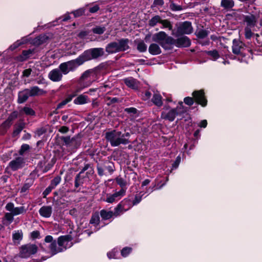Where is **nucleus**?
<instances>
[{
    "label": "nucleus",
    "mask_w": 262,
    "mask_h": 262,
    "mask_svg": "<svg viewBox=\"0 0 262 262\" xmlns=\"http://www.w3.org/2000/svg\"><path fill=\"white\" fill-rule=\"evenodd\" d=\"M107 100L109 101L107 103V105H111L112 104L118 103L120 102L119 98L117 97H107Z\"/></svg>",
    "instance_id": "59"
},
{
    "label": "nucleus",
    "mask_w": 262,
    "mask_h": 262,
    "mask_svg": "<svg viewBox=\"0 0 262 262\" xmlns=\"http://www.w3.org/2000/svg\"><path fill=\"white\" fill-rule=\"evenodd\" d=\"M193 28L192 23L190 21H184L179 23L177 30L174 32L172 31V35L175 37H179L185 34H190L193 32Z\"/></svg>",
    "instance_id": "8"
},
{
    "label": "nucleus",
    "mask_w": 262,
    "mask_h": 262,
    "mask_svg": "<svg viewBox=\"0 0 262 262\" xmlns=\"http://www.w3.org/2000/svg\"><path fill=\"white\" fill-rule=\"evenodd\" d=\"M125 195L124 190H120L118 191H116L113 194L106 193V198L102 199V200L108 203L112 204L118 201Z\"/></svg>",
    "instance_id": "14"
},
{
    "label": "nucleus",
    "mask_w": 262,
    "mask_h": 262,
    "mask_svg": "<svg viewBox=\"0 0 262 262\" xmlns=\"http://www.w3.org/2000/svg\"><path fill=\"white\" fill-rule=\"evenodd\" d=\"M54 188H52L50 185L49 186L43 191L42 198H46L47 196L52 191Z\"/></svg>",
    "instance_id": "63"
},
{
    "label": "nucleus",
    "mask_w": 262,
    "mask_h": 262,
    "mask_svg": "<svg viewBox=\"0 0 262 262\" xmlns=\"http://www.w3.org/2000/svg\"><path fill=\"white\" fill-rule=\"evenodd\" d=\"M179 106H177L175 108H177L178 112H183V115L186 113L188 108L187 107H185L183 105V102L182 101H179L178 103Z\"/></svg>",
    "instance_id": "53"
},
{
    "label": "nucleus",
    "mask_w": 262,
    "mask_h": 262,
    "mask_svg": "<svg viewBox=\"0 0 262 262\" xmlns=\"http://www.w3.org/2000/svg\"><path fill=\"white\" fill-rule=\"evenodd\" d=\"M147 45L143 40L140 41L137 45V50L141 53H143L147 50Z\"/></svg>",
    "instance_id": "42"
},
{
    "label": "nucleus",
    "mask_w": 262,
    "mask_h": 262,
    "mask_svg": "<svg viewBox=\"0 0 262 262\" xmlns=\"http://www.w3.org/2000/svg\"><path fill=\"white\" fill-rule=\"evenodd\" d=\"M132 250H133V249L131 247H124L121 250V255L123 257H126L132 252Z\"/></svg>",
    "instance_id": "52"
},
{
    "label": "nucleus",
    "mask_w": 262,
    "mask_h": 262,
    "mask_svg": "<svg viewBox=\"0 0 262 262\" xmlns=\"http://www.w3.org/2000/svg\"><path fill=\"white\" fill-rule=\"evenodd\" d=\"M247 15H244L237 12H233L231 15L235 18L236 19L243 20L244 23L247 25L246 27H254L260 18V10L254 7V10L248 12Z\"/></svg>",
    "instance_id": "4"
},
{
    "label": "nucleus",
    "mask_w": 262,
    "mask_h": 262,
    "mask_svg": "<svg viewBox=\"0 0 262 262\" xmlns=\"http://www.w3.org/2000/svg\"><path fill=\"white\" fill-rule=\"evenodd\" d=\"M63 194H60V196L57 197L56 200L55 198L53 199V203L54 205V207L57 210L60 209L62 208L61 206L64 205V200L62 199V197L63 196Z\"/></svg>",
    "instance_id": "29"
},
{
    "label": "nucleus",
    "mask_w": 262,
    "mask_h": 262,
    "mask_svg": "<svg viewBox=\"0 0 262 262\" xmlns=\"http://www.w3.org/2000/svg\"><path fill=\"white\" fill-rule=\"evenodd\" d=\"M76 139L75 138H71L70 136H61L59 137L58 142H62V145H65L67 146H71V143H73ZM58 143V141H56Z\"/></svg>",
    "instance_id": "25"
},
{
    "label": "nucleus",
    "mask_w": 262,
    "mask_h": 262,
    "mask_svg": "<svg viewBox=\"0 0 262 262\" xmlns=\"http://www.w3.org/2000/svg\"><path fill=\"white\" fill-rule=\"evenodd\" d=\"M129 40L128 38H122L118 40V44L120 52H124L130 48L128 43Z\"/></svg>",
    "instance_id": "22"
},
{
    "label": "nucleus",
    "mask_w": 262,
    "mask_h": 262,
    "mask_svg": "<svg viewBox=\"0 0 262 262\" xmlns=\"http://www.w3.org/2000/svg\"><path fill=\"white\" fill-rule=\"evenodd\" d=\"M25 160L22 157H17L11 161L6 169L10 168L13 171L22 169L25 166Z\"/></svg>",
    "instance_id": "11"
},
{
    "label": "nucleus",
    "mask_w": 262,
    "mask_h": 262,
    "mask_svg": "<svg viewBox=\"0 0 262 262\" xmlns=\"http://www.w3.org/2000/svg\"><path fill=\"white\" fill-rule=\"evenodd\" d=\"M104 54V50L102 48H90L84 50L76 59L60 63L59 67L64 75H67L70 71H75L79 66L86 62L99 60Z\"/></svg>",
    "instance_id": "1"
},
{
    "label": "nucleus",
    "mask_w": 262,
    "mask_h": 262,
    "mask_svg": "<svg viewBox=\"0 0 262 262\" xmlns=\"http://www.w3.org/2000/svg\"><path fill=\"white\" fill-rule=\"evenodd\" d=\"M149 53L152 55L160 54L162 52L159 46L156 43H151L148 48Z\"/></svg>",
    "instance_id": "26"
},
{
    "label": "nucleus",
    "mask_w": 262,
    "mask_h": 262,
    "mask_svg": "<svg viewBox=\"0 0 262 262\" xmlns=\"http://www.w3.org/2000/svg\"><path fill=\"white\" fill-rule=\"evenodd\" d=\"M38 212L42 217L49 218L51 216L52 208L51 206H43L39 209Z\"/></svg>",
    "instance_id": "21"
},
{
    "label": "nucleus",
    "mask_w": 262,
    "mask_h": 262,
    "mask_svg": "<svg viewBox=\"0 0 262 262\" xmlns=\"http://www.w3.org/2000/svg\"><path fill=\"white\" fill-rule=\"evenodd\" d=\"M105 63L102 62L95 68L84 71L81 75L80 78L82 80H85L90 77L91 75H93V76H97L100 74L102 70L105 69Z\"/></svg>",
    "instance_id": "9"
},
{
    "label": "nucleus",
    "mask_w": 262,
    "mask_h": 262,
    "mask_svg": "<svg viewBox=\"0 0 262 262\" xmlns=\"http://www.w3.org/2000/svg\"><path fill=\"white\" fill-rule=\"evenodd\" d=\"M26 124L24 122H21L18 123H16L14 125V129L12 132V137H16L19 136L21 132L25 127Z\"/></svg>",
    "instance_id": "23"
},
{
    "label": "nucleus",
    "mask_w": 262,
    "mask_h": 262,
    "mask_svg": "<svg viewBox=\"0 0 262 262\" xmlns=\"http://www.w3.org/2000/svg\"><path fill=\"white\" fill-rule=\"evenodd\" d=\"M86 178V176H85L84 174L79 172L75 178L74 187L77 188L80 186L82 185Z\"/></svg>",
    "instance_id": "24"
},
{
    "label": "nucleus",
    "mask_w": 262,
    "mask_h": 262,
    "mask_svg": "<svg viewBox=\"0 0 262 262\" xmlns=\"http://www.w3.org/2000/svg\"><path fill=\"white\" fill-rule=\"evenodd\" d=\"M255 44V43L253 44L252 52H251V53L255 55H262V44L258 47L254 48V45Z\"/></svg>",
    "instance_id": "48"
},
{
    "label": "nucleus",
    "mask_w": 262,
    "mask_h": 262,
    "mask_svg": "<svg viewBox=\"0 0 262 262\" xmlns=\"http://www.w3.org/2000/svg\"><path fill=\"white\" fill-rule=\"evenodd\" d=\"M184 102L187 105L191 106L194 102V97H186L184 99Z\"/></svg>",
    "instance_id": "58"
},
{
    "label": "nucleus",
    "mask_w": 262,
    "mask_h": 262,
    "mask_svg": "<svg viewBox=\"0 0 262 262\" xmlns=\"http://www.w3.org/2000/svg\"><path fill=\"white\" fill-rule=\"evenodd\" d=\"M130 134L126 132H123L116 129H114L111 132H107L105 133V139L109 142L113 147L118 146L120 144L127 145L130 143L129 138Z\"/></svg>",
    "instance_id": "3"
},
{
    "label": "nucleus",
    "mask_w": 262,
    "mask_h": 262,
    "mask_svg": "<svg viewBox=\"0 0 262 262\" xmlns=\"http://www.w3.org/2000/svg\"><path fill=\"white\" fill-rule=\"evenodd\" d=\"M124 84L129 88L133 90H137L138 89L139 82V81L133 78L129 77L123 79Z\"/></svg>",
    "instance_id": "17"
},
{
    "label": "nucleus",
    "mask_w": 262,
    "mask_h": 262,
    "mask_svg": "<svg viewBox=\"0 0 262 262\" xmlns=\"http://www.w3.org/2000/svg\"><path fill=\"white\" fill-rule=\"evenodd\" d=\"M151 102L158 107H161L163 104L162 97L159 94H154L153 95Z\"/></svg>",
    "instance_id": "28"
},
{
    "label": "nucleus",
    "mask_w": 262,
    "mask_h": 262,
    "mask_svg": "<svg viewBox=\"0 0 262 262\" xmlns=\"http://www.w3.org/2000/svg\"><path fill=\"white\" fill-rule=\"evenodd\" d=\"M61 180V177L57 176L51 181L50 185L54 189L60 183Z\"/></svg>",
    "instance_id": "47"
},
{
    "label": "nucleus",
    "mask_w": 262,
    "mask_h": 262,
    "mask_svg": "<svg viewBox=\"0 0 262 262\" xmlns=\"http://www.w3.org/2000/svg\"><path fill=\"white\" fill-rule=\"evenodd\" d=\"M183 113V112H178L177 108H173L170 109L167 113L162 112L161 113V118L165 120L172 122L174 120L176 116L182 115Z\"/></svg>",
    "instance_id": "12"
},
{
    "label": "nucleus",
    "mask_w": 262,
    "mask_h": 262,
    "mask_svg": "<svg viewBox=\"0 0 262 262\" xmlns=\"http://www.w3.org/2000/svg\"><path fill=\"white\" fill-rule=\"evenodd\" d=\"M88 97L86 95H80L78 96L76 99L74 100V103L75 104L81 105L86 103L87 99Z\"/></svg>",
    "instance_id": "36"
},
{
    "label": "nucleus",
    "mask_w": 262,
    "mask_h": 262,
    "mask_svg": "<svg viewBox=\"0 0 262 262\" xmlns=\"http://www.w3.org/2000/svg\"><path fill=\"white\" fill-rule=\"evenodd\" d=\"M14 214L12 212H7L5 214L4 219L9 222V224L11 223L14 220Z\"/></svg>",
    "instance_id": "57"
},
{
    "label": "nucleus",
    "mask_w": 262,
    "mask_h": 262,
    "mask_svg": "<svg viewBox=\"0 0 262 262\" xmlns=\"http://www.w3.org/2000/svg\"><path fill=\"white\" fill-rule=\"evenodd\" d=\"M46 132L47 129L43 127L37 128L35 132V135L34 137H40L42 136L43 134H45Z\"/></svg>",
    "instance_id": "56"
},
{
    "label": "nucleus",
    "mask_w": 262,
    "mask_h": 262,
    "mask_svg": "<svg viewBox=\"0 0 262 262\" xmlns=\"http://www.w3.org/2000/svg\"><path fill=\"white\" fill-rule=\"evenodd\" d=\"M209 33L210 32L208 30L200 29L196 30L194 35L199 39H204L208 36Z\"/></svg>",
    "instance_id": "32"
},
{
    "label": "nucleus",
    "mask_w": 262,
    "mask_h": 262,
    "mask_svg": "<svg viewBox=\"0 0 262 262\" xmlns=\"http://www.w3.org/2000/svg\"><path fill=\"white\" fill-rule=\"evenodd\" d=\"M123 210H124V208L123 207L122 205L119 203L117 206L114 208V212H113L114 216H117L120 215V213H121Z\"/></svg>",
    "instance_id": "50"
},
{
    "label": "nucleus",
    "mask_w": 262,
    "mask_h": 262,
    "mask_svg": "<svg viewBox=\"0 0 262 262\" xmlns=\"http://www.w3.org/2000/svg\"><path fill=\"white\" fill-rule=\"evenodd\" d=\"M120 203L122 205L123 207L124 208V211H127L132 206H133V202L129 198H125L121 201Z\"/></svg>",
    "instance_id": "35"
},
{
    "label": "nucleus",
    "mask_w": 262,
    "mask_h": 262,
    "mask_svg": "<svg viewBox=\"0 0 262 262\" xmlns=\"http://www.w3.org/2000/svg\"><path fill=\"white\" fill-rule=\"evenodd\" d=\"M38 247L33 244L23 245L19 248L18 256L21 258H27L37 252Z\"/></svg>",
    "instance_id": "7"
},
{
    "label": "nucleus",
    "mask_w": 262,
    "mask_h": 262,
    "mask_svg": "<svg viewBox=\"0 0 262 262\" xmlns=\"http://www.w3.org/2000/svg\"><path fill=\"white\" fill-rule=\"evenodd\" d=\"M50 38L46 34H40L35 37L32 41V44L35 46L38 47L42 44L47 43Z\"/></svg>",
    "instance_id": "18"
},
{
    "label": "nucleus",
    "mask_w": 262,
    "mask_h": 262,
    "mask_svg": "<svg viewBox=\"0 0 262 262\" xmlns=\"http://www.w3.org/2000/svg\"><path fill=\"white\" fill-rule=\"evenodd\" d=\"M100 9V7L98 5H95L92 7H90L89 9V13H95L97 12Z\"/></svg>",
    "instance_id": "64"
},
{
    "label": "nucleus",
    "mask_w": 262,
    "mask_h": 262,
    "mask_svg": "<svg viewBox=\"0 0 262 262\" xmlns=\"http://www.w3.org/2000/svg\"><path fill=\"white\" fill-rule=\"evenodd\" d=\"M19 116L25 115L27 116H35L36 115L35 111L30 106L26 105L19 110Z\"/></svg>",
    "instance_id": "20"
},
{
    "label": "nucleus",
    "mask_w": 262,
    "mask_h": 262,
    "mask_svg": "<svg viewBox=\"0 0 262 262\" xmlns=\"http://www.w3.org/2000/svg\"><path fill=\"white\" fill-rule=\"evenodd\" d=\"M253 43L247 42L246 44L239 40L234 39L232 41V52L235 55L245 56L246 51L251 53L252 52Z\"/></svg>",
    "instance_id": "6"
},
{
    "label": "nucleus",
    "mask_w": 262,
    "mask_h": 262,
    "mask_svg": "<svg viewBox=\"0 0 262 262\" xmlns=\"http://www.w3.org/2000/svg\"><path fill=\"white\" fill-rule=\"evenodd\" d=\"M46 92L37 86H33L30 89H25L18 92L17 103L23 104L25 103L29 97H35L43 95Z\"/></svg>",
    "instance_id": "5"
},
{
    "label": "nucleus",
    "mask_w": 262,
    "mask_h": 262,
    "mask_svg": "<svg viewBox=\"0 0 262 262\" xmlns=\"http://www.w3.org/2000/svg\"><path fill=\"white\" fill-rule=\"evenodd\" d=\"M77 95L76 92H74L73 94H70L68 97L61 102L59 103L57 105V109L62 108L67 103L71 101L72 99Z\"/></svg>",
    "instance_id": "30"
},
{
    "label": "nucleus",
    "mask_w": 262,
    "mask_h": 262,
    "mask_svg": "<svg viewBox=\"0 0 262 262\" xmlns=\"http://www.w3.org/2000/svg\"><path fill=\"white\" fill-rule=\"evenodd\" d=\"M169 8L173 11H181L183 9V8L181 6L177 5L174 3L173 1L170 2Z\"/></svg>",
    "instance_id": "54"
},
{
    "label": "nucleus",
    "mask_w": 262,
    "mask_h": 262,
    "mask_svg": "<svg viewBox=\"0 0 262 262\" xmlns=\"http://www.w3.org/2000/svg\"><path fill=\"white\" fill-rule=\"evenodd\" d=\"M62 74H64L59 68V69H55L50 72L48 77L52 81L58 82L62 79Z\"/></svg>",
    "instance_id": "16"
},
{
    "label": "nucleus",
    "mask_w": 262,
    "mask_h": 262,
    "mask_svg": "<svg viewBox=\"0 0 262 262\" xmlns=\"http://www.w3.org/2000/svg\"><path fill=\"white\" fill-rule=\"evenodd\" d=\"M251 28H249V27H246L245 29V38L247 39H250L251 37L253 35L254 36L255 35V34L253 33L251 30Z\"/></svg>",
    "instance_id": "55"
},
{
    "label": "nucleus",
    "mask_w": 262,
    "mask_h": 262,
    "mask_svg": "<svg viewBox=\"0 0 262 262\" xmlns=\"http://www.w3.org/2000/svg\"><path fill=\"white\" fill-rule=\"evenodd\" d=\"M100 215L103 220L105 221L111 219L114 216V213L112 211L102 209L100 211Z\"/></svg>",
    "instance_id": "33"
},
{
    "label": "nucleus",
    "mask_w": 262,
    "mask_h": 262,
    "mask_svg": "<svg viewBox=\"0 0 262 262\" xmlns=\"http://www.w3.org/2000/svg\"><path fill=\"white\" fill-rule=\"evenodd\" d=\"M30 148V146L27 144H23L18 151L19 155L23 156L25 152L29 150Z\"/></svg>",
    "instance_id": "51"
},
{
    "label": "nucleus",
    "mask_w": 262,
    "mask_h": 262,
    "mask_svg": "<svg viewBox=\"0 0 262 262\" xmlns=\"http://www.w3.org/2000/svg\"><path fill=\"white\" fill-rule=\"evenodd\" d=\"M106 30V28L105 27H101V26H96L95 27L92 28V31L94 34L101 35Z\"/></svg>",
    "instance_id": "44"
},
{
    "label": "nucleus",
    "mask_w": 262,
    "mask_h": 262,
    "mask_svg": "<svg viewBox=\"0 0 262 262\" xmlns=\"http://www.w3.org/2000/svg\"><path fill=\"white\" fill-rule=\"evenodd\" d=\"M36 173L35 171L31 172L28 178L26 179L25 183L20 189L21 193L26 192L33 184L36 179Z\"/></svg>",
    "instance_id": "15"
},
{
    "label": "nucleus",
    "mask_w": 262,
    "mask_h": 262,
    "mask_svg": "<svg viewBox=\"0 0 262 262\" xmlns=\"http://www.w3.org/2000/svg\"><path fill=\"white\" fill-rule=\"evenodd\" d=\"M90 223L93 224L94 226L97 227L100 223V216L98 212L93 213L90 221Z\"/></svg>",
    "instance_id": "34"
},
{
    "label": "nucleus",
    "mask_w": 262,
    "mask_h": 262,
    "mask_svg": "<svg viewBox=\"0 0 262 262\" xmlns=\"http://www.w3.org/2000/svg\"><path fill=\"white\" fill-rule=\"evenodd\" d=\"M234 6V2L233 0H221V7L226 11L232 10Z\"/></svg>",
    "instance_id": "27"
},
{
    "label": "nucleus",
    "mask_w": 262,
    "mask_h": 262,
    "mask_svg": "<svg viewBox=\"0 0 262 262\" xmlns=\"http://www.w3.org/2000/svg\"><path fill=\"white\" fill-rule=\"evenodd\" d=\"M105 51L109 54L120 52L118 42L108 43L105 47Z\"/></svg>",
    "instance_id": "19"
},
{
    "label": "nucleus",
    "mask_w": 262,
    "mask_h": 262,
    "mask_svg": "<svg viewBox=\"0 0 262 262\" xmlns=\"http://www.w3.org/2000/svg\"><path fill=\"white\" fill-rule=\"evenodd\" d=\"M205 53L212 57V59L216 60L220 57V54L216 50H213L212 51H205Z\"/></svg>",
    "instance_id": "40"
},
{
    "label": "nucleus",
    "mask_w": 262,
    "mask_h": 262,
    "mask_svg": "<svg viewBox=\"0 0 262 262\" xmlns=\"http://www.w3.org/2000/svg\"><path fill=\"white\" fill-rule=\"evenodd\" d=\"M192 96L194 97V102L202 107H205L207 105L208 100L205 96L204 90H195L192 93Z\"/></svg>",
    "instance_id": "10"
},
{
    "label": "nucleus",
    "mask_w": 262,
    "mask_h": 262,
    "mask_svg": "<svg viewBox=\"0 0 262 262\" xmlns=\"http://www.w3.org/2000/svg\"><path fill=\"white\" fill-rule=\"evenodd\" d=\"M26 212V209L24 206H22L15 207L12 213L14 214V216H16L20 214L25 213Z\"/></svg>",
    "instance_id": "45"
},
{
    "label": "nucleus",
    "mask_w": 262,
    "mask_h": 262,
    "mask_svg": "<svg viewBox=\"0 0 262 262\" xmlns=\"http://www.w3.org/2000/svg\"><path fill=\"white\" fill-rule=\"evenodd\" d=\"M57 248V241L54 240V242H52L49 245V249L52 256L57 254V251H56Z\"/></svg>",
    "instance_id": "49"
},
{
    "label": "nucleus",
    "mask_w": 262,
    "mask_h": 262,
    "mask_svg": "<svg viewBox=\"0 0 262 262\" xmlns=\"http://www.w3.org/2000/svg\"><path fill=\"white\" fill-rule=\"evenodd\" d=\"M160 24L163 26L161 28H168L169 30L172 31V32L174 31L172 30V25L168 19H161Z\"/></svg>",
    "instance_id": "43"
},
{
    "label": "nucleus",
    "mask_w": 262,
    "mask_h": 262,
    "mask_svg": "<svg viewBox=\"0 0 262 262\" xmlns=\"http://www.w3.org/2000/svg\"><path fill=\"white\" fill-rule=\"evenodd\" d=\"M23 238V232L21 230H15L12 234V240L14 242L20 241Z\"/></svg>",
    "instance_id": "37"
},
{
    "label": "nucleus",
    "mask_w": 262,
    "mask_h": 262,
    "mask_svg": "<svg viewBox=\"0 0 262 262\" xmlns=\"http://www.w3.org/2000/svg\"><path fill=\"white\" fill-rule=\"evenodd\" d=\"M30 237L32 239L39 238L40 237V232L38 230H35L32 231L30 233Z\"/></svg>",
    "instance_id": "62"
},
{
    "label": "nucleus",
    "mask_w": 262,
    "mask_h": 262,
    "mask_svg": "<svg viewBox=\"0 0 262 262\" xmlns=\"http://www.w3.org/2000/svg\"><path fill=\"white\" fill-rule=\"evenodd\" d=\"M28 39L23 37L20 40H17L16 41H15L14 43H13L10 47H9V49L11 51H14L15 49H16L19 47L21 46V45L26 44L28 43Z\"/></svg>",
    "instance_id": "31"
},
{
    "label": "nucleus",
    "mask_w": 262,
    "mask_h": 262,
    "mask_svg": "<svg viewBox=\"0 0 262 262\" xmlns=\"http://www.w3.org/2000/svg\"><path fill=\"white\" fill-rule=\"evenodd\" d=\"M35 52L36 49L35 48L24 50L22 51L20 54L15 56L14 59L17 62H24L30 58H32V56Z\"/></svg>",
    "instance_id": "13"
},
{
    "label": "nucleus",
    "mask_w": 262,
    "mask_h": 262,
    "mask_svg": "<svg viewBox=\"0 0 262 262\" xmlns=\"http://www.w3.org/2000/svg\"><path fill=\"white\" fill-rule=\"evenodd\" d=\"M161 19L159 15H155L149 20L148 25L149 26L153 27L155 26L157 23L160 24Z\"/></svg>",
    "instance_id": "41"
},
{
    "label": "nucleus",
    "mask_w": 262,
    "mask_h": 262,
    "mask_svg": "<svg viewBox=\"0 0 262 262\" xmlns=\"http://www.w3.org/2000/svg\"><path fill=\"white\" fill-rule=\"evenodd\" d=\"M72 13L73 14L75 17H78L81 16L83 15H85L86 16L89 15V13L88 12L86 13V9L83 7L73 11Z\"/></svg>",
    "instance_id": "39"
},
{
    "label": "nucleus",
    "mask_w": 262,
    "mask_h": 262,
    "mask_svg": "<svg viewBox=\"0 0 262 262\" xmlns=\"http://www.w3.org/2000/svg\"><path fill=\"white\" fill-rule=\"evenodd\" d=\"M177 37V39H174L171 36H168L165 32L160 31L153 35L152 40L158 43L165 50L171 49L166 45H174L180 48H187L191 46V40L187 36L183 35Z\"/></svg>",
    "instance_id": "2"
},
{
    "label": "nucleus",
    "mask_w": 262,
    "mask_h": 262,
    "mask_svg": "<svg viewBox=\"0 0 262 262\" xmlns=\"http://www.w3.org/2000/svg\"><path fill=\"white\" fill-rule=\"evenodd\" d=\"M18 116H19V112L17 111H13L11 114H9L7 120L10 123H12L13 121L17 119Z\"/></svg>",
    "instance_id": "46"
},
{
    "label": "nucleus",
    "mask_w": 262,
    "mask_h": 262,
    "mask_svg": "<svg viewBox=\"0 0 262 262\" xmlns=\"http://www.w3.org/2000/svg\"><path fill=\"white\" fill-rule=\"evenodd\" d=\"M124 111L129 114L135 115L137 113L138 110L134 107H127L124 109Z\"/></svg>",
    "instance_id": "60"
},
{
    "label": "nucleus",
    "mask_w": 262,
    "mask_h": 262,
    "mask_svg": "<svg viewBox=\"0 0 262 262\" xmlns=\"http://www.w3.org/2000/svg\"><path fill=\"white\" fill-rule=\"evenodd\" d=\"M181 158L180 156L177 157L176 160L172 164V169H175L178 167L181 162Z\"/></svg>",
    "instance_id": "61"
},
{
    "label": "nucleus",
    "mask_w": 262,
    "mask_h": 262,
    "mask_svg": "<svg viewBox=\"0 0 262 262\" xmlns=\"http://www.w3.org/2000/svg\"><path fill=\"white\" fill-rule=\"evenodd\" d=\"M116 182L118 185L121 187L120 190H124V194H125L127 188L126 186L127 185L126 181L122 178H117L116 179Z\"/></svg>",
    "instance_id": "38"
}]
</instances>
